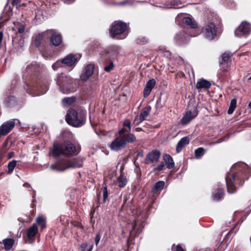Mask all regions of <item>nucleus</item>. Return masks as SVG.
<instances>
[{
  "label": "nucleus",
  "mask_w": 251,
  "mask_h": 251,
  "mask_svg": "<svg viewBox=\"0 0 251 251\" xmlns=\"http://www.w3.org/2000/svg\"><path fill=\"white\" fill-rule=\"evenodd\" d=\"M120 137L126 143V146L129 144L135 142L136 140L135 135L131 133H127Z\"/></svg>",
  "instance_id": "24"
},
{
  "label": "nucleus",
  "mask_w": 251,
  "mask_h": 251,
  "mask_svg": "<svg viewBox=\"0 0 251 251\" xmlns=\"http://www.w3.org/2000/svg\"><path fill=\"white\" fill-rule=\"evenodd\" d=\"M141 40H140L139 39H138L137 40V43H138L139 44H145L147 42V41L145 40V38H142L141 39Z\"/></svg>",
  "instance_id": "51"
},
{
  "label": "nucleus",
  "mask_w": 251,
  "mask_h": 251,
  "mask_svg": "<svg viewBox=\"0 0 251 251\" xmlns=\"http://www.w3.org/2000/svg\"><path fill=\"white\" fill-rule=\"evenodd\" d=\"M24 186H27L28 187H29V188H31V189H32V188H31V186H30L29 184H28V183H25L24 184Z\"/></svg>",
  "instance_id": "58"
},
{
  "label": "nucleus",
  "mask_w": 251,
  "mask_h": 251,
  "mask_svg": "<svg viewBox=\"0 0 251 251\" xmlns=\"http://www.w3.org/2000/svg\"><path fill=\"white\" fill-rule=\"evenodd\" d=\"M248 80H251V76L248 78Z\"/></svg>",
  "instance_id": "64"
},
{
  "label": "nucleus",
  "mask_w": 251,
  "mask_h": 251,
  "mask_svg": "<svg viewBox=\"0 0 251 251\" xmlns=\"http://www.w3.org/2000/svg\"><path fill=\"white\" fill-rule=\"evenodd\" d=\"M164 55L166 56L167 57H169L171 56V53L169 51H166L165 52Z\"/></svg>",
  "instance_id": "56"
},
{
  "label": "nucleus",
  "mask_w": 251,
  "mask_h": 251,
  "mask_svg": "<svg viewBox=\"0 0 251 251\" xmlns=\"http://www.w3.org/2000/svg\"><path fill=\"white\" fill-rule=\"evenodd\" d=\"M249 107L251 109V101L249 104Z\"/></svg>",
  "instance_id": "63"
},
{
  "label": "nucleus",
  "mask_w": 251,
  "mask_h": 251,
  "mask_svg": "<svg viewBox=\"0 0 251 251\" xmlns=\"http://www.w3.org/2000/svg\"><path fill=\"white\" fill-rule=\"evenodd\" d=\"M126 3V1H125L121 2L120 4H125Z\"/></svg>",
  "instance_id": "62"
},
{
  "label": "nucleus",
  "mask_w": 251,
  "mask_h": 251,
  "mask_svg": "<svg viewBox=\"0 0 251 251\" xmlns=\"http://www.w3.org/2000/svg\"><path fill=\"white\" fill-rule=\"evenodd\" d=\"M86 112L85 111L70 109L66 115V121L70 126L79 127L83 126L86 122Z\"/></svg>",
  "instance_id": "3"
},
{
  "label": "nucleus",
  "mask_w": 251,
  "mask_h": 251,
  "mask_svg": "<svg viewBox=\"0 0 251 251\" xmlns=\"http://www.w3.org/2000/svg\"><path fill=\"white\" fill-rule=\"evenodd\" d=\"M204 154V150L202 148H199L195 150V155L197 159L201 158Z\"/></svg>",
  "instance_id": "35"
},
{
  "label": "nucleus",
  "mask_w": 251,
  "mask_h": 251,
  "mask_svg": "<svg viewBox=\"0 0 251 251\" xmlns=\"http://www.w3.org/2000/svg\"><path fill=\"white\" fill-rule=\"evenodd\" d=\"M53 32L52 29L47 30L37 35L35 38L34 44L36 46L39 47L46 42V40L49 38V33Z\"/></svg>",
  "instance_id": "12"
},
{
  "label": "nucleus",
  "mask_w": 251,
  "mask_h": 251,
  "mask_svg": "<svg viewBox=\"0 0 251 251\" xmlns=\"http://www.w3.org/2000/svg\"><path fill=\"white\" fill-rule=\"evenodd\" d=\"M87 246L88 244L87 243H84L80 245V248L82 251H84L86 249Z\"/></svg>",
  "instance_id": "50"
},
{
  "label": "nucleus",
  "mask_w": 251,
  "mask_h": 251,
  "mask_svg": "<svg viewBox=\"0 0 251 251\" xmlns=\"http://www.w3.org/2000/svg\"><path fill=\"white\" fill-rule=\"evenodd\" d=\"M93 249V245L91 246L89 249L87 251H92Z\"/></svg>",
  "instance_id": "60"
},
{
  "label": "nucleus",
  "mask_w": 251,
  "mask_h": 251,
  "mask_svg": "<svg viewBox=\"0 0 251 251\" xmlns=\"http://www.w3.org/2000/svg\"><path fill=\"white\" fill-rule=\"evenodd\" d=\"M236 100L235 99H233L231 100L230 103V106L229 107L235 109L236 107Z\"/></svg>",
  "instance_id": "46"
},
{
  "label": "nucleus",
  "mask_w": 251,
  "mask_h": 251,
  "mask_svg": "<svg viewBox=\"0 0 251 251\" xmlns=\"http://www.w3.org/2000/svg\"><path fill=\"white\" fill-rule=\"evenodd\" d=\"M63 64L62 60L61 61L57 60L52 65V68L54 70H56L59 67H61Z\"/></svg>",
  "instance_id": "40"
},
{
  "label": "nucleus",
  "mask_w": 251,
  "mask_h": 251,
  "mask_svg": "<svg viewBox=\"0 0 251 251\" xmlns=\"http://www.w3.org/2000/svg\"><path fill=\"white\" fill-rule=\"evenodd\" d=\"M224 140L222 139H219L218 140V141L216 142V143H220L223 142Z\"/></svg>",
  "instance_id": "61"
},
{
  "label": "nucleus",
  "mask_w": 251,
  "mask_h": 251,
  "mask_svg": "<svg viewBox=\"0 0 251 251\" xmlns=\"http://www.w3.org/2000/svg\"><path fill=\"white\" fill-rule=\"evenodd\" d=\"M120 48L116 46L108 47L105 50V56L110 59L116 58L120 52Z\"/></svg>",
  "instance_id": "10"
},
{
  "label": "nucleus",
  "mask_w": 251,
  "mask_h": 251,
  "mask_svg": "<svg viewBox=\"0 0 251 251\" xmlns=\"http://www.w3.org/2000/svg\"><path fill=\"white\" fill-rule=\"evenodd\" d=\"M155 84L156 81L154 79H151L147 82L144 90V97H147L150 94Z\"/></svg>",
  "instance_id": "22"
},
{
  "label": "nucleus",
  "mask_w": 251,
  "mask_h": 251,
  "mask_svg": "<svg viewBox=\"0 0 251 251\" xmlns=\"http://www.w3.org/2000/svg\"><path fill=\"white\" fill-rule=\"evenodd\" d=\"M151 110V107L147 106L145 107L139 116H136L134 120V123L137 125L144 121L148 116Z\"/></svg>",
  "instance_id": "17"
},
{
  "label": "nucleus",
  "mask_w": 251,
  "mask_h": 251,
  "mask_svg": "<svg viewBox=\"0 0 251 251\" xmlns=\"http://www.w3.org/2000/svg\"><path fill=\"white\" fill-rule=\"evenodd\" d=\"M62 0L63 1V2L64 3H67V4L72 3L75 1V0Z\"/></svg>",
  "instance_id": "53"
},
{
  "label": "nucleus",
  "mask_w": 251,
  "mask_h": 251,
  "mask_svg": "<svg viewBox=\"0 0 251 251\" xmlns=\"http://www.w3.org/2000/svg\"><path fill=\"white\" fill-rule=\"evenodd\" d=\"M175 40L177 45H181L186 43L189 40V37L186 33L182 31L176 35Z\"/></svg>",
  "instance_id": "18"
},
{
  "label": "nucleus",
  "mask_w": 251,
  "mask_h": 251,
  "mask_svg": "<svg viewBox=\"0 0 251 251\" xmlns=\"http://www.w3.org/2000/svg\"><path fill=\"white\" fill-rule=\"evenodd\" d=\"M53 32L51 33H49V38L51 37V42L52 45L58 46L62 43V37L61 36L56 32L54 30Z\"/></svg>",
  "instance_id": "20"
},
{
  "label": "nucleus",
  "mask_w": 251,
  "mask_h": 251,
  "mask_svg": "<svg viewBox=\"0 0 251 251\" xmlns=\"http://www.w3.org/2000/svg\"><path fill=\"white\" fill-rule=\"evenodd\" d=\"M75 98L73 97L66 98L62 100V101L63 103L70 105L75 101Z\"/></svg>",
  "instance_id": "39"
},
{
  "label": "nucleus",
  "mask_w": 251,
  "mask_h": 251,
  "mask_svg": "<svg viewBox=\"0 0 251 251\" xmlns=\"http://www.w3.org/2000/svg\"><path fill=\"white\" fill-rule=\"evenodd\" d=\"M83 165V160L80 158L72 159H62L57 161L50 166V169L56 171H64L68 169H74L81 167Z\"/></svg>",
  "instance_id": "4"
},
{
  "label": "nucleus",
  "mask_w": 251,
  "mask_h": 251,
  "mask_svg": "<svg viewBox=\"0 0 251 251\" xmlns=\"http://www.w3.org/2000/svg\"><path fill=\"white\" fill-rule=\"evenodd\" d=\"M184 6L181 2L179 0H172L171 1L166 2L164 4V7L166 8H180Z\"/></svg>",
  "instance_id": "23"
},
{
  "label": "nucleus",
  "mask_w": 251,
  "mask_h": 251,
  "mask_svg": "<svg viewBox=\"0 0 251 251\" xmlns=\"http://www.w3.org/2000/svg\"><path fill=\"white\" fill-rule=\"evenodd\" d=\"M95 66L93 64L86 65L82 71L80 77L82 81H86L94 73Z\"/></svg>",
  "instance_id": "13"
},
{
  "label": "nucleus",
  "mask_w": 251,
  "mask_h": 251,
  "mask_svg": "<svg viewBox=\"0 0 251 251\" xmlns=\"http://www.w3.org/2000/svg\"><path fill=\"white\" fill-rule=\"evenodd\" d=\"M15 156V153L14 152H10L7 155L8 159H10Z\"/></svg>",
  "instance_id": "52"
},
{
  "label": "nucleus",
  "mask_w": 251,
  "mask_h": 251,
  "mask_svg": "<svg viewBox=\"0 0 251 251\" xmlns=\"http://www.w3.org/2000/svg\"><path fill=\"white\" fill-rule=\"evenodd\" d=\"M80 57L79 54H70L62 59V62L68 66H72L79 60Z\"/></svg>",
  "instance_id": "14"
},
{
  "label": "nucleus",
  "mask_w": 251,
  "mask_h": 251,
  "mask_svg": "<svg viewBox=\"0 0 251 251\" xmlns=\"http://www.w3.org/2000/svg\"><path fill=\"white\" fill-rule=\"evenodd\" d=\"M123 126L127 128V130L130 131L131 130V124L130 121L128 119H126L123 122Z\"/></svg>",
  "instance_id": "42"
},
{
  "label": "nucleus",
  "mask_w": 251,
  "mask_h": 251,
  "mask_svg": "<svg viewBox=\"0 0 251 251\" xmlns=\"http://www.w3.org/2000/svg\"><path fill=\"white\" fill-rule=\"evenodd\" d=\"M55 80L62 93L67 94L75 91V88L72 85L73 79L65 74H58Z\"/></svg>",
  "instance_id": "5"
},
{
  "label": "nucleus",
  "mask_w": 251,
  "mask_h": 251,
  "mask_svg": "<svg viewBox=\"0 0 251 251\" xmlns=\"http://www.w3.org/2000/svg\"><path fill=\"white\" fill-rule=\"evenodd\" d=\"M12 42H13V44H16V43H17V39L16 38H14L12 40Z\"/></svg>",
  "instance_id": "59"
},
{
  "label": "nucleus",
  "mask_w": 251,
  "mask_h": 251,
  "mask_svg": "<svg viewBox=\"0 0 251 251\" xmlns=\"http://www.w3.org/2000/svg\"><path fill=\"white\" fill-rule=\"evenodd\" d=\"M127 28L126 24L121 21H116L112 25V27L110 30L111 36L112 38H116L117 35L124 33Z\"/></svg>",
  "instance_id": "7"
},
{
  "label": "nucleus",
  "mask_w": 251,
  "mask_h": 251,
  "mask_svg": "<svg viewBox=\"0 0 251 251\" xmlns=\"http://www.w3.org/2000/svg\"><path fill=\"white\" fill-rule=\"evenodd\" d=\"M165 165V164L164 163V162H163L161 164H160V165H159L156 168H155L154 169V170L155 171H159L162 170L163 169V168L164 167Z\"/></svg>",
  "instance_id": "47"
},
{
  "label": "nucleus",
  "mask_w": 251,
  "mask_h": 251,
  "mask_svg": "<svg viewBox=\"0 0 251 251\" xmlns=\"http://www.w3.org/2000/svg\"><path fill=\"white\" fill-rule=\"evenodd\" d=\"M38 226L34 224L27 229V237L29 240H33L37 233Z\"/></svg>",
  "instance_id": "25"
},
{
  "label": "nucleus",
  "mask_w": 251,
  "mask_h": 251,
  "mask_svg": "<svg viewBox=\"0 0 251 251\" xmlns=\"http://www.w3.org/2000/svg\"><path fill=\"white\" fill-rule=\"evenodd\" d=\"M230 57V54L228 53L225 52L222 55V59L223 62L221 63L222 64H224V62H226Z\"/></svg>",
  "instance_id": "41"
},
{
  "label": "nucleus",
  "mask_w": 251,
  "mask_h": 251,
  "mask_svg": "<svg viewBox=\"0 0 251 251\" xmlns=\"http://www.w3.org/2000/svg\"><path fill=\"white\" fill-rule=\"evenodd\" d=\"M224 191L223 188H218L213 193V198L215 200L218 201L220 200L223 196Z\"/></svg>",
  "instance_id": "33"
},
{
  "label": "nucleus",
  "mask_w": 251,
  "mask_h": 251,
  "mask_svg": "<svg viewBox=\"0 0 251 251\" xmlns=\"http://www.w3.org/2000/svg\"><path fill=\"white\" fill-rule=\"evenodd\" d=\"M189 143V139L188 137H184L182 138L178 142L176 147V151L179 152L182 150L183 148Z\"/></svg>",
  "instance_id": "27"
},
{
  "label": "nucleus",
  "mask_w": 251,
  "mask_h": 251,
  "mask_svg": "<svg viewBox=\"0 0 251 251\" xmlns=\"http://www.w3.org/2000/svg\"><path fill=\"white\" fill-rule=\"evenodd\" d=\"M15 123L14 120L7 121L3 124L0 126V135H5L7 134L15 126Z\"/></svg>",
  "instance_id": "16"
},
{
  "label": "nucleus",
  "mask_w": 251,
  "mask_h": 251,
  "mask_svg": "<svg viewBox=\"0 0 251 251\" xmlns=\"http://www.w3.org/2000/svg\"><path fill=\"white\" fill-rule=\"evenodd\" d=\"M211 85V83L204 79H200L196 83V88L198 89H207Z\"/></svg>",
  "instance_id": "26"
},
{
  "label": "nucleus",
  "mask_w": 251,
  "mask_h": 251,
  "mask_svg": "<svg viewBox=\"0 0 251 251\" xmlns=\"http://www.w3.org/2000/svg\"><path fill=\"white\" fill-rule=\"evenodd\" d=\"M14 243V240L12 238H6L2 240V243L4 245L6 250H10Z\"/></svg>",
  "instance_id": "32"
},
{
  "label": "nucleus",
  "mask_w": 251,
  "mask_h": 251,
  "mask_svg": "<svg viewBox=\"0 0 251 251\" xmlns=\"http://www.w3.org/2000/svg\"><path fill=\"white\" fill-rule=\"evenodd\" d=\"M126 146L120 137L116 138L110 144L111 150L118 151L124 149Z\"/></svg>",
  "instance_id": "11"
},
{
  "label": "nucleus",
  "mask_w": 251,
  "mask_h": 251,
  "mask_svg": "<svg viewBox=\"0 0 251 251\" xmlns=\"http://www.w3.org/2000/svg\"><path fill=\"white\" fill-rule=\"evenodd\" d=\"M201 32L207 39H214L216 36L215 25L211 22L207 23L203 27Z\"/></svg>",
  "instance_id": "9"
},
{
  "label": "nucleus",
  "mask_w": 251,
  "mask_h": 251,
  "mask_svg": "<svg viewBox=\"0 0 251 251\" xmlns=\"http://www.w3.org/2000/svg\"><path fill=\"white\" fill-rule=\"evenodd\" d=\"M165 183L163 181H159L157 182L152 188V191L153 193L160 192L163 188Z\"/></svg>",
  "instance_id": "31"
},
{
  "label": "nucleus",
  "mask_w": 251,
  "mask_h": 251,
  "mask_svg": "<svg viewBox=\"0 0 251 251\" xmlns=\"http://www.w3.org/2000/svg\"><path fill=\"white\" fill-rule=\"evenodd\" d=\"M129 131L127 130V129H126V128H122L121 129H120L119 131H118V134L121 136H122V135L126 132H128Z\"/></svg>",
  "instance_id": "49"
},
{
  "label": "nucleus",
  "mask_w": 251,
  "mask_h": 251,
  "mask_svg": "<svg viewBox=\"0 0 251 251\" xmlns=\"http://www.w3.org/2000/svg\"><path fill=\"white\" fill-rule=\"evenodd\" d=\"M160 102V100H158L157 102H156V106L157 107H162V105H161L160 106H159V103Z\"/></svg>",
  "instance_id": "57"
},
{
  "label": "nucleus",
  "mask_w": 251,
  "mask_h": 251,
  "mask_svg": "<svg viewBox=\"0 0 251 251\" xmlns=\"http://www.w3.org/2000/svg\"><path fill=\"white\" fill-rule=\"evenodd\" d=\"M234 109L229 107L227 113L228 114H231L234 111Z\"/></svg>",
  "instance_id": "55"
},
{
  "label": "nucleus",
  "mask_w": 251,
  "mask_h": 251,
  "mask_svg": "<svg viewBox=\"0 0 251 251\" xmlns=\"http://www.w3.org/2000/svg\"><path fill=\"white\" fill-rule=\"evenodd\" d=\"M35 224H36L37 226H38L41 230L44 229L46 227V218L43 216L38 217Z\"/></svg>",
  "instance_id": "30"
},
{
  "label": "nucleus",
  "mask_w": 251,
  "mask_h": 251,
  "mask_svg": "<svg viewBox=\"0 0 251 251\" xmlns=\"http://www.w3.org/2000/svg\"><path fill=\"white\" fill-rule=\"evenodd\" d=\"M251 33V25L247 22H243L234 31L235 35L238 37H247Z\"/></svg>",
  "instance_id": "8"
},
{
  "label": "nucleus",
  "mask_w": 251,
  "mask_h": 251,
  "mask_svg": "<svg viewBox=\"0 0 251 251\" xmlns=\"http://www.w3.org/2000/svg\"><path fill=\"white\" fill-rule=\"evenodd\" d=\"M198 115V112L196 110L193 111L187 112L181 119V124L186 125L188 124L192 119L195 118Z\"/></svg>",
  "instance_id": "19"
},
{
  "label": "nucleus",
  "mask_w": 251,
  "mask_h": 251,
  "mask_svg": "<svg viewBox=\"0 0 251 251\" xmlns=\"http://www.w3.org/2000/svg\"><path fill=\"white\" fill-rule=\"evenodd\" d=\"M25 25L20 24L17 27L18 32L20 34L23 33L25 30Z\"/></svg>",
  "instance_id": "43"
},
{
  "label": "nucleus",
  "mask_w": 251,
  "mask_h": 251,
  "mask_svg": "<svg viewBox=\"0 0 251 251\" xmlns=\"http://www.w3.org/2000/svg\"><path fill=\"white\" fill-rule=\"evenodd\" d=\"M136 225V223L135 220H133L132 221H131L130 223H128V227L127 230L129 231L130 235H131V232L134 229Z\"/></svg>",
  "instance_id": "37"
},
{
  "label": "nucleus",
  "mask_w": 251,
  "mask_h": 251,
  "mask_svg": "<svg viewBox=\"0 0 251 251\" xmlns=\"http://www.w3.org/2000/svg\"><path fill=\"white\" fill-rule=\"evenodd\" d=\"M108 198V192L107 187H104L103 188V201H105Z\"/></svg>",
  "instance_id": "44"
},
{
  "label": "nucleus",
  "mask_w": 251,
  "mask_h": 251,
  "mask_svg": "<svg viewBox=\"0 0 251 251\" xmlns=\"http://www.w3.org/2000/svg\"><path fill=\"white\" fill-rule=\"evenodd\" d=\"M176 251H183V250L179 245H178L176 246Z\"/></svg>",
  "instance_id": "54"
},
{
  "label": "nucleus",
  "mask_w": 251,
  "mask_h": 251,
  "mask_svg": "<svg viewBox=\"0 0 251 251\" xmlns=\"http://www.w3.org/2000/svg\"><path fill=\"white\" fill-rule=\"evenodd\" d=\"M160 156V152L158 150H154L148 154L146 160L152 163L157 162Z\"/></svg>",
  "instance_id": "21"
},
{
  "label": "nucleus",
  "mask_w": 251,
  "mask_h": 251,
  "mask_svg": "<svg viewBox=\"0 0 251 251\" xmlns=\"http://www.w3.org/2000/svg\"><path fill=\"white\" fill-rule=\"evenodd\" d=\"M80 151L79 147H76L70 142H65L62 144H54L50 151V155L54 157L61 155L71 156L77 154Z\"/></svg>",
  "instance_id": "2"
},
{
  "label": "nucleus",
  "mask_w": 251,
  "mask_h": 251,
  "mask_svg": "<svg viewBox=\"0 0 251 251\" xmlns=\"http://www.w3.org/2000/svg\"><path fill=\"white\" fill-rule=\"evenodd\" d=\"M114 65L112 61H110V62L106 65L104 68V71L106 72H110L111 70L114 69Z\"/></svg>",
  "instance_id": "38"
},
{
  "label": "nucleus",
  "mask_w": 251,
  "mask_h": 251,
  "mask_svg": "<svg viewBox=\"0 0 251 251\" xmlns=\"http://www.w3.org/2000/svg\"><path fill=\"white\" fill-rule=\"evenodd\" d=\"M183 23L186 25H189L192 28H195L197 26V23L193 21L189 17H185L183 19Z\"/></svg>",
  "instance_id": "34"
},
{
  "label": "nucleus",
  "mask_w": 251,
  "mask_h": 251,
  "mask_svg": "<svg viewBox=\"0 0 251 251\" xmlns=\"http://www.w3.org/2000/svg\"><path fill=\"white\" fill-rule=\"evenodd\" d=\"M17 164V161L15 160H13L10 161L7 165L8 168V173L11 174L13 172L15 167H16Z\"/></svg>",
  "instance_id": "36"
},
{
  "label": "nucleus",
  "mask_w": 251,
  "mask_h": 251,
  "mask_svg": "<svg viewBox=\"0 0 251 251\" xmlns=\"http://www.w3.org/2000/svg\"><path fill=\"white\" fill-rule=\"evenodd\" d=\"M25 89L27 93L33 97H35L45 93L48 90V87L45 83L36 82L26 85Z\"/></svg>",
  "instance_id": "6"
},
{
  "label": "nucleus",
  "mask_w": 251,
  "mask_h": 251,
  "mask_svg": "<svg viewBox=\"0 0 251 251\" xmlns=\"http://www.w3.org/2000/svg\"><path fill=\"white\" fill-rule=\"evenodd\" d=\"M100 238H101V237H100V234L97 233L95 239V244H96V246H97L98 244H99V243L100 241Z\"/></svg>",
  "instance_id": "48"
},
{
  "label": "nucleus",
  "mask_w": 251,
  "mask_h": 251,
  "mask_svg": "<svg viewBox=\"0 0 251 251\" xmlns=\"http://www.w3.org/2000/svg\"><path fill=\"white\" fill-rule=\"evenodd\" d=\"M22 0H12L11 4L13 6H16L17 8H18L21 5L19 4Z\"/></svg>",
  "instance_id": "45"
},
{
  "label": "nucleus",
  "mask_w": 251,
  "mask_h": 251,
  "mask_svg": "<svg viewBox=\"0 0 251 251\" xmlns=\"http://www.w3.org/2000/svg\"><path fill=\"white\" fill-rule=\"evenodd\" d=\"M14 90H9L7 92V96L4 100V104L7 107H12L17 103V100L13 95Z\"/></svg>",
  "instance_id": "15"
},
{
  "label": "nucleus",
  "mask_w": 251,
  "mask_h": 251,
  "mask_svg": "<svg viewBox=\"0 0 251 251\" xmlns=\"http://www.w3.org/2000/svg\"><path fill=\"white\" fill-rule=\"evenodd\" d=\"M164 163L168 169H172L175 166V163L173 158L168 154H166L163 156Z\"/></svg>",
  "instance_id": "28"
},
{
  "label": "nucleus",
  "mask_w": 251,
  "mask_h": 251,
  "mask_svg": "<svg viewBox=\"0 0 251 251\" xmlns=\"http://www.w3.org/2000/svg\"><path fill=\"white\" fill-rule=\"evenodd\" d=\"M127 181L126 176L124 173H121L120 176L117 178L116 183L119 187L123 188L126 185Z\"/></svg>",
  "instance_id": "29"
},
{
  "label": "nucleus",
  "mask_w": 251,
  "mask_h": 251,
  "mask_svg": "<svg viewBox=\"0 0 251 251\" xmlns=\"http://www.w3.org/2000/svg\"><path fill=\"white\" fill-rule=\"evenodd\" d=\"M248 172V165L243 162L232 166L226 177L227 192L229 193L232 194L236 191L237 185L242 184V180L246 177V174Z\"/></svg>",
  "instance_id": "1"
}]
</instances>
